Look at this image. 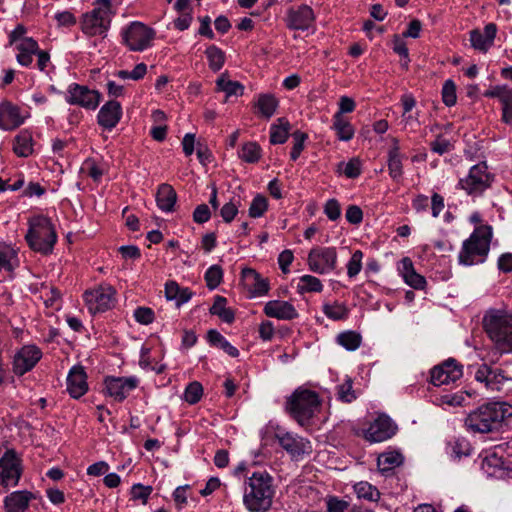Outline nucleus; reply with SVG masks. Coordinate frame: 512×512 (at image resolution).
<instances>
[{
  "label": "nucleus",
  "instance_id": "nucleus-23",
  "mask_svg": "<svg viewBox=\"0 0 512 512\" xmlns=\"http://www.w3.org/2000/svg\"><path fill=\"white\" fill-rule=\"evenodd\" d=\"M264 313L280 320H293L298 317L295 307L287 301L272 300L265 304Z\"/></svg>",
  "mask_w": 512,
  "mask_h": 512
},
{
  "label": "nucleus",
  "instance_id": "nucleus-43",
  "mask_svg": "<svg viewBox=\"0 0 512 512\" xmlns=\"http://www.w3.org/2000/svg\"><path fill=\"white\" fill-rule=\"evenodd\" d=\"M354 488L359 498H364L369 501H378L380 499L379 490L368 482H359Z\"/></svg>",
  "mask_w": 512,
  "mask_h": 512
},
{
  "label": "nucleus",
  "instance_id": "nucleus-48",
  "mask_svg": "<svg viewBox=\"0 0 512 512\" xmlns=\"http://www.w3.org/2000/svg\"><path fill=\"white\" fill-rule=\"evenodd\" d=\"M268 208L267 198L263 195H257L249 207V216L252 218L261 217Z\"/></svg>",
  "mask_w": 512,
  "mask_h": 512
},
{
  "label": "nucleus",
  "instance_id": "nucleus-32",
  "mask_svg": "<svg viewBox=\"0 0 512 512\" xmlns=\"http://www.w3.org/2000/svg\"><path fill=\"white\" fill-rule=\"evenodd\" d=\"M226 303L225 297L217 295L209 311L212 315H217L223 322L230 324L234 321L235 314L231 308L226 307Z\"/></svg>",
  "mask_w": 512,
  "mask_h": 512
},
{
  "label": "nucleus",
  "instance_id": "nucleus-34",
  "mask_svg": "<svg viewBox=\"0 0 512 512\" xmlns=\"http://www.w3.org/2000/svg\"><path fill=\"white\" fill-rule=\"evenodd\" d=\"M278 124H272L270 128L271 144H283L289 136L290 124L285 118H278Z\"/></svg>",
  "mask_w": 512,
  "mask_h": 512
},
{
  "label": "nucleus",
  "instance_id": "nucleus-45",
  "mask_svg": "<svg viewBox=\"0 0 512 512\" xmlns=\"http://www.w3.org/2000/svg\"><path fill=\"white\" fill-rule=\"evenodd\" d=\"M205 281L210 290L218 287L223 278V270L219 265H212L205 272Z\"/></svg>",
  "mask_w": 512,
  "mask_h": 512
},
{
  "label": "nucleus",
  "instance_id": "nucleus-63",
  "mask_svg": "<svg viewBox=\"0 0 512 512\" xmlns=\"http://www.w3.org/2000/svg\"><path fill=\"white\" fill-rule=\"evenodd\" d=\"M452 452L457 458L470 453V446L466 440H456L452 446Z\"/></svg>",
  "mask_w": 512,
  "mask_h": 512
},
{
  "label": "nucleus",
  "instance_id": "nucleus-16",
  "mask_svg": "<svg viewBox=\"0 0 512 512\" xmlns=\"http://www.w3.org/2000/svg\"><path fill=\"white\" fill-rule=\"evenodd\" d=\"M397 430V426L393 421L386 415L379 416L370 424V426L364 430V438L371 442H383L391 438Z\"/></svg>",
  "mask_w": 512,
  "mask_h": 512
},
{
  "label": "nucleus",
  "instance_id": "nucleus-14",
  "mask_svg": "<svg viewBox=\"0 0 512 512\" xmlns=\"http://www.w3.org/2000/svg\"><path fill=\"white\" fill-rule=\"evenodd\" d=\"M470 368H474V366ZM474 378L476 381L484 383L485 387L492 391H501L504 382L509 380L502 369L493 368L487 363L475 366Z\"/></svg>",
  "mask_w": 512,
  "mask_h": 512
},
{
  "label": "nucleus",
  "instance_id": "nucleus-9",
  "mask_svg": "<svg viewBox=\"0 0 512 512\" xmlns=\"http://www.w3.org/2000/svg\"><path fill=\"white\" fill-rule=\"evenodd\" d=\"M309 269L318 274L335 270L337 266V251L335 247H314L308 254Z\"/></svg>",
  "mask_w": 512,
  "mask_h": 512
},
{
  "label": "nucleus",
  "instance_id": "nucleus-62",
  "mask_svg": "<svg viewBox=\"0 0 512 512\" xmlns=\"http://www.w3.org/2000/svg\"><path fill=\"white\" fill-rule=\"evenodd\" d=\"M344 174L348 178H357L361 174V165L358 159H351L345 166Z\"/></svg>",
  "mask_w": 512,
  "mask_h": 512
},
{
  "label": "nucleus",
  "instance_id": "nucleus-59",
  "mask_svg": "<svg viewBox=\"0 0 512 512\" xmlns=\"http://www.w3.org/2000/svg\"><path fill=\"white\" fill-rule=\"evenodd\" d=\"M446 372L442 369L441 365L434 367L431 371V383L435 386L449 384Z\"/></svg>",
  "mask_w": 512,
  "mask_h": 512
},
{
  "label": "nucleus",
  "instance_id": "nucleus-56",
  "mask_svg": "<svg viewBox=\"0 0 512 512\" xmlns=\"http://www.w3.org/2000/svg\"><path fill=\"white\" fill-rule=\"evenodd\" d=\"M345 217L349 223L357 225L363 220V212L359 206L350 205L346 210Z\"/></svg>",
  "mask_w": 512,
  "mask_h": 512
},
{
  "label": "nucleus",
  "instance_id": "nucleus-46",
  "mask_svg": "<svg viewBox=\"0 0 512 512\" xmlns=\"http://www.w3.org/2000/svg\"><path fill=\"white\" fill-rule=\"evenodd\" d=\"M203 395V387L198 381H193L188 384L184 392V399L189 404H196L200 401Z\"/></svg>",
  "mask_w": 512,
  "mask_h": 512
},
{
  "label": "nucleus",
  "instance_id": "nucleus-37",
  "mask_svg": "<svg viewBox=\"0 0 512 512\" xmlns=\"http://www.w3.org/2000/svg\"><path fill=\"white\" fill-rule=\"evenodd\" d=\"M207 339L211 345L220 347L229 356H239L238 349L234 347L232 344H230L217 330H209L207 333Z\"/></svg>",
  "mask_w": 512,
  "mask_h": 512
},
{
  "label": "nucleus",
  "instance_id": "nucleus-21",
  "mask_svg": "<svg viewBox=\"0 0 512 512\" xmlns=\"http://www.w3.org/2000/svg\"><path fill=\"white\" fill-rule=\"evenodd\" d=\"M122 108L118 101L111 100L105 103L99 110L97 122L105 129L111 130L120 121Z\"/></svg>",
  "mask_w": 512,
  "mask_h": 512
},
{
  "label": "nucleus",
  "instance_id": "nucleus-57",
  "mask_svg": "<svg viewBox=\"0 0 512 512\" xmlns=\"http://www.w3.org/2000/svg\"><path fill=\"white\" fill-rule=\"evenodd\" d=\"M349 503L337 497H329L327 500V512H345Z\"/></svg>",
  "mask_w": 512,
  "mask_h": 512
},
{
  "label": "nucleus",
  "instance_id": "nucleus-36",
  "mask_svg": "<svg viewBox=\"0 0 512 512\" xmlns=\"http://www.w3.org/2000/svg\"><path fill=\"white\" fill-rule=\"evenodd\" d=\"M333 129L336 131L338 138L342 141H349L354 136L352 125L343 115H340V113H336L333 117Z\"/></svg>",
  "mask_w": 512,
  "mask_h": 512
},
{
  "label": "nucleus",
  "instance_id": "nucleus-49",
  "mask_svg": "<svg viewBox=\"0 0 512 512\" xmlns=\"http://www.w3.org/2000/svg\"><path fill=\"white\" fill-rule=\"evenodd\" d=\"M363 252L356 250L353 252L348 264H347V275L350 278L355 277L359 274L362 269Z\"/></svg>",
  "mask_w": 512,
  "mask_h": 512
},
{
  "label": "nucleus",
  "instance_id": "nucleus-54",
  "mask_svg": "<svg viewBox=\"0 0 512 512\" xmlns=\"http://www.w3.org/2000/svg\"><path fill=\"white\" fill-rule=\"evenodd\" d=\"M324 213L331 220H337L341 215V207L336 199H330L326 202L324 207Z\"/></svg>",
  "mask_w": 512,
  "mask_h": 512
},
{
  "label": "nucleus",
  "instance_id": "nucleus-15",
  "mask_svg": "<svg viewBox=\"0 0 512 512\" xmlns=\"http://www.w3.org/2000/svg\"><path fill=\"white\" fill-rule=\"evenodd\" d=\"M315 19L313 9L306 4H302L297 7L289 8L284 21L287 28L304 31L312 27Z\"/></svg>",
  "mask_w": 512,
  "mask_h": 512
},
{
  "label": "nucleus",
  "instance_id": "nucleus-24",
  "mask_svg": "<svg viewBox=\"0 0 512 512\" xmlns=\"http://www.w3.org/2000/svg\"><path fill=\"white\" fill-rule=\"evenodd\" d=\"M276 438L279 445L292 457H299L303 455L307 448H309L308 441H305L302 437H298L289 432L276 434Z\"/></svg>",
  "mask_w": 512,
  "mask_h": 512
},
{
  "label": "nucleus",
  "instance_id": "nucleus-30",
  "mask_svg": "<svg viewBox=\"0 0 512 512\" xmlns=\"http://www.w3.org/2000/svg\"><path fill=\"white\" fill-rule=\"evenodd\" d=\"M33 139L29 131H21L15 138L13 151L19 157H28L33 152Z\"/></svg>",
  "mask_w": 512,
  "mask_h": 512
},
{
  "label": "nucleus",
  "instance_id": "nucleus-10",
  "mask_svg": "<svg viewBox=\"0 0 512 512\" xmlns=\"http://www.w3.org/2000/svg\"><path fill=\"white\" fill-rule=\"evenodd\" d=\"M124 43L132 51H143L154 38V31L140 22H133L122 33Z\"/></svg>",
  "mask_w": 512,
  "mask_h": 512
},
{
  "label": "nucleus",
  "instance_id": "nucleus-55",
  "mask_svg": "<svg viewBox=\"0 0 512 512\" xmlns=\"http://www.w3.org/2000/svg\"><path fill=\"white\" fill-rule=\"evenodd\" d=\"M211 212L206 204L198 205L193 212V220L198 224H203L209 221Z\"/></svg>",
  "mask_w": 512,
  "mask_h": 512
},
{
  "label": "nucleus",
  "instance_id": "nucleus-13",
  "mask_svg": "<svg viewBox=\"0 0 512 512\" xmlns=\"http://www.w3.org/2000/svg\"><path fill=\"white\" fill-rule=\"evenodd\" d=\"M22 474L21 459L15 450H7L0 458V481L7 486L10 482L17 485Z\"/></svg>",
  "mask_w": 512,
  "mask_h": 512
},
{
  "label": "nucleus",
  "instance_id": "nucleus-6",
  "mask_svg": "<svg viewBox=\"0 0 512 512\" xmlns=\"http://www.w3.org/2000/svg\"><path fill=\"white\" fill-rule=\"evenodd\" d=\"M25 239L32 250L47 255L53 250L57 234L49 218L38 216L30 220Z\"/></svg>",
  "mask_w": 512,
  "mask_h": 512
},
{
  "label": "nucleus",
  "instance_id": "nucleus-5",
  "mask_svg": "<svg viewBox=\"0 0 512 512\" xmlns=\"http://www.w3.org/2000/svg\"><path fill=\"white\" fill-rule=\"evenodd\" d=\"M319 406L318 394L308 389H296L286 401V410L301 426L309 424Z\"/></svg>",
  "mask_w": 512,
  "mask_h": 512
},
{
  "label": "nucleus",
  "instance_id": "nucleus-52",
  "mask_svg": "<svg viewBox=\"0 0 512 512\" xmlns=\"http://www.w3.org/2000/svg\"><path fill=\"white\" fill-rule=\"evenodd\" d=\"M135 320L143 325L151 324L154 321V311L149 307H138L134 311Z\"/></svg>",
  "mask_w": 512,
  "mask_h": 512
},
{
  "label": "nucleus",
  "instance_id": "nucleus-1",
  "mask_svg": "<svg viewBox=\"0 0 512 512\" xmlns=\"http://www.w3.org/2000/svg\"><path fill=\"white\" fill-rule=\"evenodd\" d=\"M512 417V405L506 402H488L470 412L465 426L474 433L499 431L507 418Z\"/></svg>",
  "mask_w": 512,
  "mask_h": 512
},
{
  "label": "nucleus",
  "instance_id": "nucleus-61",
  "mask_svg": "<svg viewBox=\"0 0 512 512\" xmlns=\"http://www.w3.org/2000/svg\"><path fill=\"white\" fill-rule=\"evenodd\" d=\"M238 213V208L232 202H228L220 210V215L226 223H230Z\"/></svg>",
  "mask_w": 512,
  "mask_h": 512
},
{
  "label": "nucleus",
  "instance_id": "nucleus-27",
  "mask_svg": "<svg viewBox=\"0 0 512 512\" xmlns=\"http://www.w3.org/2000/svg\"><path fill=\"white\" fill-rule=\"evenodd\" d=\"M401 264H402L401 273H402L405 283L417 290L424 289V287L426 285V279L424 278V276L418 274L415 271L411 259L408 257H405L402 259Z\"/></svg>",
  "mask_w": 512,
  "mask_h": 512
},
{
  "label": "nucleus",
  "instance_id": "nucleus-26",
  "mask_svg": "<svg viewBox=\"0 0 512 512\" xmlns=\"http://www.w3.org/2000/svg\"><path fill=\"white\" fill-rule=\"evenodd\" d=\"M33 498L34 495L26 490L13 492L5 497L4 508L6 512H25Z\"/></svg>",
  "mask_w": 512,
  "mask_h": 512
},
{
  "label": "nucleus",
  "instance_id": "nucleus-17",
  "mask_svg": "<svg viewBox=\"0 0 512 512\" xmlns=\"http://www.w3.org/2000/svg\"><path fill=\"white\" fill-rule=\"evenodd\" d=\"M42 357L40 349L34 345L22 347L14 356L13 371L22 376L32 370Z\"/></svg>",
  "mask_w": 512,
  "mask_h": 512
},
{
  "label": "nucleus",
  "instance_id": "nucleus-2",
  "mask_svg": "<svg viewBox=\"0 0 512 512\" xmlns=\"http://www.w3.org/2000/svg\"><path fill=\"white\" fill-rule=\"evenodd\" d=\"M273 478L266 471L255 472L245 482L243 503L250 512H266L272 505Z\"/></svg>",
  "mask_w": 512,
  "mask_h": 512
},
{
  "label": "nucleus",
  "instance_id": "nucleus-18",
  "mask_svg": "<svg viewBox=\"0 0 512 512\" xmlns=\"http://www.w3.org/2000/svg\"><path fill=\"white\" fill-rule=\"evenodd\" d=\"M138 384V379L135 377H107L105 379V386L109 396L121 402L127 394L135 389Z\"/></svg>",
  "mask_w": 512,
  "mask_h": 512
},
{
  "label": "nucleus",
  "instance_id": "nucleus-12",
  "mask_svg": "<svg viewBox=\"0 0 512 512\" xmlns=\"http://www.w3.org/2000/svg\"><path fill=\"white\" fill-rule=\"evenodd\" d=\"M115 290L112 286H99L84 293L85 303L91 313L104 312L114 303Z\"/></svg>",
  "mask_w": 512,
  "mask_h": 512
},
{
  "label": "nucleus",
  "instance_id": "nucleus-42",
  "mask_svg": "<svg viewBox=\"0 0 512 512\" xmlns=\"http://www.w3.org/2000/svg\"><path fill=\"white\" fill-rule=\"evenodd\" d=\"M337 342L347 350L354 351L361 344V336L355 331H346L337 336Z\"/></svg>",
  "mask_w": 512,
  "mask_h": 512
},
{
  "label": "nucleus",
  "instance_id": "nucleus-35",
  "mask_svg": "<svg viewBox=\"0 0 512 512\" xmlns=\"http://www.w3.org/2000/svg\"><path fill=\"white\" fill-rule=\"evenodd\" d=\"M216 85L218 90L225 92V101L231 96H241L244 92V86L238 81L229 80L225 73L217 79Z\"/></svg>",
  "mask_w": 512,
  "mask_h": 512
},
{
  "label": "nucleus",
  "instance_id": "nucleus-50",
  "mask_svg": "<svg viewBox=\"0 0 512 512\" xmlns=\"http://www.w3.org/2000/svg\"><path fill=\"white\" fill-rule=\"evenodd\" d=\"M442 100L448 107L455 105L456 97V86L452 80H446L442 88Z\"/></svg>",
  "mask_w": 512,
  "mask_h": 512
},
{
  "label": "nucleus",
  "instance_id": "nucleus-40",
  "mask_svg": "<svg viewBox=\"0 0 512 512\" xmlns=\"http://www.w3.org/2000/svg\"><path fill=\"white\" fill-rule=\"evenodd\" d=\"M337 399L343 403H351L356 400V392L353 389V381L350 377H346L342 384L337 385Z\"/></svg>",
  "mask_w": 512,
  "mask_h": 512
},
{
  "label": "nucleus",
  "instance_id": "nucleus-51",
  "mask_svg": "<svg viewBox=\"0 0 512 512\" xmlns=\"http://www.w3.org/2000/svg\"><path fill=\"white\" fill-rule=\"evenodd\" d=\"M292 136L294 139V145L290 153V158L292 161H296L304 149V142L307 139V134L301 131H296Z\"/></svg>",
  "mask_w": 512,
  "mask_h": 512
},
{
  "label": "nucleus",
  "instance_id": "nucleus-28",
  "mask_svg": "<svg viewBox=\"0 0 512 512\" xmlns=\"http://www.w3.org/2000/svg\"><path fill=\"white\" fill-rule=\"evenodd\" d=\"M176 201L177 193L171 185L164 183L158 187L156 202L159 209L164 212H171L174 210Z\"/></svg>",
  "mask_w": 512,
  "mask_h": 512
},
{
  "label": "nucleus",
  "instance_id": "nucleus-3",
  "mask_svg": "<svg viewBox=\"0 0 512 512\" xmlns=\"http://www.w3.org/2000/svg\"><path fill=\"white\" fill-rule=\"evenodd\" d=\"M482 323L495 348L501 354L512 353V315L504 310H490Z\"/></svg>",
  "mask_w": 512,
  "mask_h": 512
},
{
  "label": "nucleus",
  "instance_id": "nucleus-19",
  "mask_svg": "<svg viewBox=\"0 0 512 512\" xmlns=\"http://www.w3.org/2000/svg\"><path fill=\"white\" fill-rule=\"evenodd\" d=\"M24 122L20 108L9 101L0 104V129L10 131L18 128Z\"/></svg>",
  "mask_w": 512,
  "mask_h": 512
},
{
  "label": "nucleus",
  "instance_id": "nucleus-47",
  "mask_svg": "<svg viewBox=\"0 0 512 512\" xmlns=\"http://www.w3.org/2000/svg\"><path fill=\"white\" fill-rule=\"evenodd\" d=\"M446 372L448 383H453L462 376V367L457 364L456 360L449 359L441 365Z\"/></svg>",
  "mask_w": 512,
  "mask_h": 512
},
{
  "label": "nucleus",
  "instance_id": "nucleus-58",
  "mask_svg": "<svg viewBox=\"0 0 512 512\" xmlns=\"http://www.w3.org/2000/svg\"><path fill=\"white\" fill-rule=\"evenodd\" d=\"M431 150L439 155L449 152L452 149L450 141L442 139L440 136L430 144Z\"/></svg>",
  "mask_w": 512,
  "mask_h": 512
},
{
  "label": "nucleus",
  "instance_id": "nucleus-11",
  "mask_svg": "<svg viewBox=\"0 0 512 512\" xmlns=\"http://www.w3.org/2000/svg\"><path fill=\"white\" fill-rule=\"evenodd\" d=\"M66 101L71 105H78L88 110H95L101 100V94L87 86L73 83L67 89Z\"/></svg>",
  "mask_w": 512,
  "mask_h": 512
},
{
  "label": "nucleus",
  "instance_id": "nucleus-31",
  "mask_svg": "<svg viewBox=\"0 0 512 512\" xmlns=\"http://www.w3.org/2000/svg\"><path fill=\"white\" fill-rule=\"evenodd\" d=\"M394 146L389 150L388 153V169L389 174L394 180L401 178L403 174L402 161L399 153L398 140L393 139Z\"/></svg>",
  "mask_w": 512,
  "mask_h": 512
},
{
  "label": "nucleus",
  "instance_id": "nucleus-60",
  "mask_svg": "<svg viewBox=\"0 0 512 512\" xmlns=\"http://www.w3.org/2000/svg\"><path fill=\"white\" fill-rule=\"evenodd\" d=\"M18 51L29 52L32 54H36L38 52V43L33 38H23L16 45Z\"/></svg>",
  "mask_w": 512,
  "mask_h": 512
},
{
  "label": "nucleus",
  "instance_id": "nucleus-22",
  "mask_svg": "<svg viewBox=\"0 0 512 512\" xmlns=\"http://www.w3.org/2000/svg\"><path fill=\"white\" fill-rule=\"evenodd\" d=\"M86 378L87 375L82 366H74L70 370L67 377V391L71 397L78 399L87 392Z\"/></svg>",
  "mask_w": 512,
  "mask_h": 512
},
{
  "label": "nucleus",
  "instance_id": "nucleus-53",
  "mask_svg": "<svg viewBox=\"0 0 512 512\" xmlns=\"http://www.w3.org/2000/svg\"><path fill=\"white\" fill-rule=\"evenodd\" d=\"M152 487L151 486H144L140 483L134 484L131 488V495L132 498L135 500H142V502L145 504L152 493Z\"/></svg>",
  "mask_w": 512,
  "mask_h": 512
},
{
  "label": "nucleus",
  "instance_id": "nucleus-33",
  "mask_svg": "<svg viewBox=\"0 0 512 512\" xmlns=\"http://www.w3.org/2000/svg\"><path fill=\"white\" fill-rule=\"evenodd\" d=\"M278 100L272 94H260L255 106L265 119H270L278 107Z\"/></svg>",
  "mask_w": 512,
  "mask_h": 512
},
{
  "label": "nucleus",
  "instance_id": "nucleus-41",
  "mask_svg": "<svg viewBox=\"0 0 512 512\" xmlns=\"http://www.w3.org/2000/svg\"><path fill=\"white\" fill-rule=\"evenodd\" d=\"M297 289L301 294L306 292H321L323 290V285L317 277L304 275L300 277Z\"/></svg>",
  "mask_w": 512,
  "mask_h": 512
},
{
  "label": "nucleus",
  "instance_id": "nucleus-20",
  "mask_svg": "<svg viewBox=\"0 0 512 512\" xmlns=\"http://www.w3.org/2000/svg\"><path fill=\"white\" fill-rule=\"evenodd\" d=\"M497 33V26L494 23H488L484 27V32L479 29L470 31L471 46L481 52H487L493 45Z\"/></svg>",
  "mask_w": 512,
  "mask_h": 512
},
{
  "label": "nucleus",
  "instance_id": "nucleus-7",
  "mask_svg": "<svg viewBox=\"0 0 512 512\" xmlns=\"http://www.w3.org/2000/svg\"><path fill=\"white\" fill-rule=\"evenodd\" d=\"M96 7L83 15L81 22L82 31L89 35H101L110 26L111 0H97Z\"/></svg>",
  "mask_w": 512,
  "mask_h": 512
},
{
  "label": "nucleus",
  "instance_id": "nucleus-44",
  "mask_svg": "<svg viewBox=\"0 0 512 512\" xmlns=\"http://www.w3.org/2000/svg\"><path fill=\"white\" fill-rule=\"evenodd\" d=\"M260 146L255 142H248L243 145L240 158L248 163H255L260 159Z\"/></svg>",
  "mask_w": 512,
  "mask_h": 512
},
{
  "label": "nucleus",
  "instance_id": "nucleus-25",
  "mask_svg": "<svg viewBox=\"0 0 512 512\" xmlns=\"http://www.w3.org/2000/svg\"><path fill=\"white\" fill-rule=\"evenodd\" d=\"M242 278L248 290L257 296L265 295L269 290L268 279L263 278L256 270L244 268Z\"/></svg>",
  "mask_w": 512,
  "mask_h": 512
},
{
  "label": "nucleus",
  "instance_id": "nucleus-4",
  "mask_svg": "<svg viewBox=\"0 0 512 512\" xmlns=\"http://www.w3.org/2000/svg\"><path fill=\"white\" fill-rule=\"evenodd\" d=\"M491 239V226H477L470 237L463 242L458 256L459 263L470 266L484 262L490 250Z\"/></svg>",
  "mask_w": 512,
  "mask_h": 512
},
{
  "label": "nucleus",
  "instance_id": "nucleus-39",
  "mask_svg": "<svg viewBox=\"0 0 512 512\" xmlns=\"http://www.w3.org/2000/svg\"><path fill=\"white\" fill-rule=\"evenodd\" d=\"M205 54L209 62V68L212 71L217 72L223 67L225 63V53L220 48L211 45L206 49Z\"/></svg>",
  "mask_w": 512,
  "mask_h": 512
},
{
  "label": "nucleus",
  "instance_id": "nucleus-38",
  "mask_svg": "<svg viewBox=\"0 0 512 512\" xmlns=\"http://www.w3.org/2000/svg\"><path fill=\"white\" fill-rule=\"evenodd\" d=\"M322 310L323 313L333 321L345 320L349 314L347 306L337 301L333 303H325Z\"/></svg>",
  "mask_w": 512,
  "mask_h": 512
},
{
  "label": "nucleus",
  "instance_id": "nucleus-64",
  "mask_svg": "<svg viewBox=\"0 0 512 512\" xmlns=\"http://www.w3.org/2000/svg\"><path fill=\"white\" fill-rule=\"evenodd\" d=\"M293 253L291 250H284L279 254L278 257V263L280 266V269L283 273H287L289 271L288 267L293 261Z\"/></svg>",
  "mask_w": 512,
  "mask_h": 512
},
{
  "label": "nucleus",
  "instance_id": "nucleus-8",
  "mask_svg": "<svg viewBox=\"0 0 512 512\" xmlns=\"http://www.w3.org/2000/svg\"><path fill=\"white\" fill-rule=\"evenodd\" d=\"M494 175L488 171L486 162H480L472 166L468 175L458 182V187L473 197L481 196L485 190L491 187Z\"/></svg>",
  "mask_w": 512,
  "mask_h": 512
},
{
  "label": "nucleus",
  "instance_id": "nucleus-29",
  "mask_svg": "<svg viewBox=\"0 0 512 512\" xmlns=\"http://www.w3.org/2000/svg\"><path fill=\"white\" fill-rule=\"evenodd\" d=\"M404 457L398 451H388L379 455L377 466L383 474H388L403 463Z\"/></svg>",
  "mask_w": 512,
  "mask_h": 512
}]
</instances>
